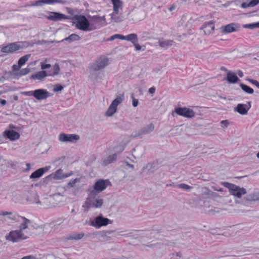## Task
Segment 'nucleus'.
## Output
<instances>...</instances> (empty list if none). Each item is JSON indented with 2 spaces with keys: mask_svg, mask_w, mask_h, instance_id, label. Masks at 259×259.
<instances>
[{
  "mask_svg": "<svg viewBox=\"0 0 259 259\" xmlns=\"http://www.w3.org/2000/svg\"><path fill=\"white\" fill-rule=\"evenodd\" d=\"M80 39V37L76 34H72L69 36L68 37L65 38L64 39H62L61 41H63L64 40L68 41L69 42H72L74 41H77L79 40Z\"/></svg>",
  "mask_w": 259,
  "mask_h": 259,
  "instance_id": "36",
  "label": "nucleus"
},
{
  "mask_svg": "<svg viewBox=\"0 0 259 259\" xmlns=\"http://www.w3.org/2000/svg\"><path fill=\"white\" fill-rule=\"evenodd\" d=\"M227 79L230 83H236L239 80V78L236 74L231 71L228 72Z\"/></svg>",
  "mask_w": 259,
  "mask_h": 259,
  "instance_id": "31",
  "label": "nucleus"
},
{
  "mask_svg": "<svg viewBox=\"0 0 259 259\" xmlns=\"http://www.w3.org/2000/svg\"><path fill=\"white\" fill-rule=\"evenodd\" d=\"M174 113L179 115L189 118L194 117L195 115V113L193 110L186 107L177 108L175 109V111L172 112V115L173 116L174 115Z\"/></svg>",
  "mask_w": 259,
  "mask_h": 259,
  "instance_id": "9",
  "label": "nucleus"
},
{
  "mask_svg": "<svg viewBox=\"0 0 259 259\" xmlns=\"http://www.w3.org/2000/svg\"><path fill=\"white\" fill-rule=\"evenodd\" d=\"M112 232H113V231H107L105 233V236H108L109 235H110Z\"/></svg>",
  "mask_w": 259,
  "mask_h": 259,
  "instance_id": "64",
  "label": "nucleus"
},
{
  "mask_svg": "<svg viewBox=\"0 0 259 259\" xmlns=\"http://www.w3.org/2000/svg\"><path fill=\"white\" fill-rule=\"evenodd\" d=\"M222 184L229 189V192L231 195L238 198H241L243 195L246 194V189L244 188L226 182H223Z\"/></svg>",
  "mask_w": 259,
  "mask_h": 259,
  "instance_id": "4",
  "label": "nucleus"
},
{
  "mask_svg": "<svg viewBox=\"0 0 259 259\" xmlns=\"http://www.w3.org/2000/svg\"><path fill=\"white\" fill-rule=\"evenodd\" d=\"M145 148L143 145H137L132 151V155L136 159H140L144 154Z\"/></svg>",
  "mask_w": 259,
  "mask_h": 259,
  "instance_id": "14",
  "label": "nucleus"
},
{
  "mask_svg": "<svg viewBox=\"0 0 259 259\" xmlns=\"http://www.w3.org/2000/svg\"><path fill=\"white\" fill-rule=\"evenodd\" d=\"M42 207L46 209H50L56 207V205L54 204V202L52 201L49 196L42 200Z\"/></svg>",
  "mask_w": 259,
  "mask_h": 259,
  "instance_id": "22",
  "label": "nucleus"
},
{
  "mask_svg": "<svg viewBox=\"0 0 259 259\" xmlns=\"http://www.w3.org/2000/svg\"><path fill=\"white\" fill-rule=\"evenodd\" d=\"M124 99L125 96L123 93L117 96L106 110L105 113V116L107 117H112L117 112L118 106L121 104Z\"/></svg>",
  "mask_w": 259,
  "mask_h": 259,
  "instance_id": "3",
  "label": "nucleus"
},
{
  "mask_svg": "<svg viewBox=\"0 0 259 259\" xmlns=\"http://www.w3.org/2000/svg\"><path fill=\"white\" fill-rule=\"evenodd\" d=\"M132 99H133V101H132L133 106L134 107H136L138 105V103H139L138 100L137 99H135L134 97H132Z\"/></svg>",
  "mask_w": 259,
  "mask_h": 259,
  "instance_id": "50",
  "label": "nucleus"
},
{
  "mask_svg": "<svg viewBox=\"0 0 259 259\" xmlns=\"http://www.w3.org/2000/svg\"><path fill=\"white\" fill-rule=\"evenodd\" d=\"M113 5V12L119 13L123 8V2L121 0H111Z\"/></svg>",
  "mask_w": 259,
  "mask_h": 259,
  "instance_id": "19",
  "label": "nucleus"
},
{
  "mask_svg": "<svg viewBox=\"0 0 259 259\" xmlns=\"http://www.w3.org/2000/svg\"><path fill=\"white\" fill-rule=\"evenodd\" d=\"M154 129V125L151 123L147 125L144 127L135 132L134 135V137H140L143 135H147L152 132Z\"/></svg>",
  "mask_w": 259,
  "mask_h": 259,
  "instance_id": "15",
  "label": "nucleus"
},
{
  "mask_svg": "<svg viewBox=\"0 0 259 259\" xmlns=\"http://www.w3.org/2000/svg\"><path fill=\"white\" fill-rule=\"evenodd\" d=\"M79 181H80L79 179L76 178V179H74L73 180L70 181L68 183V186L70 187H73L75 186V184L77 182H79Z\"/></svg>",
  "mask_w": 259,
  "mask_h": 259,
  "instance_id": "46",
  "label": "nucleus"
},
{
  "mask_svg": "<svg viewBox=\"0 0 259 259\" xmlns=\"http://www.w3.org/2000/svg\"><path fill=\"white\" fill-rule=\"evenodd\" d=\"M254 25V28H259V22L257 23H253Z\"/></svg>",
  "mask_w": 259,
  "mask_h": 259,
  "instance_id": "63",
  "label": "nucleus"
},
{
  "mask_svg": "<svg viewBox=\"0 0 259 259\" xmlns=\"http://www.w3.org/2000/svg\"><path fill=\"white\" fill-rule=\"evenodd\" d=\"M41 68L42 70H45L51 67V65L50 64H44L43 63H41Z\"/></svg>",
  "mask_w": 259,
  "mask_h": 259,
  "instance_id": "49",
  "label": "nucleus"
},
{
  "mask_svg": "<svg viewBox=\"0 0 259 259\" xmlns=\"http://www.w3.org/2000/svg\"><path fill=\"white\" fill-rule=\"evenodd\" d=\"M48 76H49V73H48L46 71L42 70L31 75L30 78L33 80H42Z\"/></svg>",
  "mask_w": 259,
  "mask_h": 259,
  "instance_id": "24",
  "label": "nucleus"
},
{
  "mask_svg": "<svg viewBox=\"0 0 259 259\" xmlns=\"http://www.w3.org/2000/svg\"><path fill=\"white\" fill-rule=\"evenodd\" d=\"M112 223V221L107 218H104L102 214H100L94 219V221L91 222V225L97 228H99Z\"/></svg>",
  "mask_w": 259,
  "mask_h": 259,
  "instance_id": "8",
  "label": "nucleus"
},
{
  "mask_svg": "<svg viewBox=\"0 0 259 259\" xmlns=\"http://www.w3.org/2000/svg\"><path fill=\"white\" fill-rule=\"evenodd\" d=\"M63 89V87L62 85H61L60 84H57L55 85L53 91L55 92H57L62 91Z\"/></svg>",
  "mask_w": 259,
  "mask_h": 259,
  "instance_id": "47",
  "label": "nucleus"
},
{
  "mask_svg": "<svg viewBox=\"0 0 259 259\" xmlns=\"http://www.w3.org/2000/svg\"><path fill=\"white\" fill-rule=\"evenodd\" d=\"M155 91V89L154 87L150 88L149 89V93L150 94H153V93H154Z\"/></svg>",
  "mask_w": 259,
  "mask_h": 259,
  "instance_id": "57",
  "label": "nucleus"
},
{
  "mask_svg": "<svg viewBox=\"0 0 259 259\" xmlns=\"http://www.w3.org/2000/svg\"><path fill=\"white\" fill-rule=\"evenodd\" d=\"M3 136L11 141H15L20 138L19 133L13 130H6L3 133Z\"/></svg>",
  "mask_w": 259,
  "mask_h": 259,
  "instance_id": "18",
  "label": "nucleus"
},
{
  "mask_svg": "<svg viewBox=\"0 0 259 259\" xmlns=\"http://www.w3.org/2000/svg\"><path fill=\"white\" fill-rule=\"evenodd\" d=\"M0 215L6 216L5 218L6 221H18L20 219V215L14 213L11 211H2L0 212Z\"/></svg>",
  "mask_w": 259,
  "mask_h": 259,
  "instance_id": "17",
  "label": "nucleus"
},
{
  "mask_svg": "<svg viewBox=\"0 0 259 259\" xmlns=\"http://www.w3.org/2000/svg\"><path fill=\"white\" fill-rule=\"evenodd\" d=\"M49 14V15L47 16V18L53 21H60L63 19L69 20L71 19V16H70L65 15L58 12H50Z\"/></svg>",
  "mask_w": 259,
  "mask_h": 259,
  "instance_id": "13",
  "label": "nucleus"
},
{
  "mask_svg": "<svg viewBox=\"0 0 259 259\" xmlns=\"http://www.w3.org/2000/svg\"><path fill=\"white\" fill-rule=\"evenodd\" d=\"M159 44L161 47H166L172 45L173 41L171 40L159 39Z\"/></svg>",
  "mask_w": 259,
  "mask_h": 259,
  "instance_id": "39",
  "label": "nucleus"
},
{
  "mask_svg": "<svg viewBox=\"0 0 259 259\" xmlns=\"http://www.w3.org/2000/svg\"><path fill=\"white\" fill-rule=\"evenodd\" d=\"M237 74L240 77H242L243 76V72L241 70H238L237 71Z\"/></svg>",
  "mask_w": 259,
  "mask_h": 259,
  "instance_id": "59",
  "label": "nucleus"
},
{
  "mask_svg": "<svg viewBox=\"0 0 259 259\" xmlns=\"http://www.w3.org/2000/svg\"><path fill=\"white\" fill-rule=\"evenodd\" d=\"M126 165L133 169L134 168V166L133 164H131L128 163V162H126Z\"/></svg>",
  "mask_w": 259,
  "mask_h": 259,
  "instance_id": "61",
  "label": "nucleus"
},
{
  "mask_svg": "<svg viewBox=\"0 0 259 259\" xmlns=\"http://www.w3.org/2000/svg\"><path fill=\"white\" fill-rule=\"evenodd\" d=\"M110 17L111 21L115 23H120L123 20V17L122 15H119V13H116L114 12L110 14Z\"/></svg>",
  "mask_w": 259,
  "mask_h": 259,
  "instance_id": "32",
  "label": "nucleus"
},
{
  "mask_svg": "<svg viewBox=\"0 0 259 259\" xmlns=\"http://www.w3.org/2000/svg\"><path fill=\"white\" fill-rule=\"evenodd\" d=\"M20 219L22 220V223L19 226V230L11 231L9 234L6 237L7 240L12 242H19L30 237L28 236L25 235L23 232L28 228V225L30 223V221L21 216L20 217Z\"/></svg>",
  "mask_w": 259,
  "mask_h": 259,
  "instance_id": "1",
  "label": "nucleus"
},
{
  "mask_svg": "<svg viewBox=\"0 0 259 259\" xmlns=\"http://www.w3.org/2000/svg\"><path fill=\"white\" fill-rule=\"evenodd\" d=\"M71 174H63L61 169L57 170L54 175V178L57 180L62 179L70 176Z\"/></svg>",
  "mask_w": 259,
  "mask_h": 259,
  "instance_id": "33",
  "label": "nucleus"
},
{
  "mask_svg": "<svg viewBox=\"0 0 259 259\" xmlns=\"http://www.w3.org/2000/svg\"><path fill=\"white\" fill-rule=\"evenodd\" d=\"M21 259H38V258L33 255H27V256L23 257Z\"/></svg>",
  "mask_w": 259,
  "mask_h": 259,
  "instance_id": "54",
  "label": "nucleus"
},
{
  "mask_svg": "<svg viewBox=\"0 0 259 259\" xmlns=\"http://www.w3.org/2000/svg\"><path fill=\"white\" fill-rule=\"evenodd\" d=\"M30 71H31L30 68H26L22 69V70H21L18 73H14L13 74L19 75V76L25 75L28 74Z\"/></svg>",
  "mask_w": 259,
  "mask_h": 259,
  "instance_id": "43",
  "label": "nucleus"
},
{
  "mask_svg": "<svg viewBox=\"0 0 259 259\" xmlns=\"http://www.w3.org/2000/svg\"><path fill=\"white\" fill-rule=\"evenodd\" d=\"M67 12L71 14V15H73L74 12V10L70 8H67Z\"/></svg>",
  "mask_w": 259,
  "mask_h": 259,
  "instance_id": "56",
  "label": "nucleus"
},
{
  "mask_svg": "<svg viewBox=\"0 0 259 259\" xmlns=\"http://www.w3.org/2000/svg\"><path fill=\"white\" fill-rule=\"evenodd\" d=\"M220 212V211L219 210H215V209H210L209 210V213H214V212Z\"/></svg>",
  "mask_w": 259,
  "mask_h": 259,
  "instance_id": "58",
  "label": "nucleus"
},
{
  "mask_svg": "<svg viewBox=\"0 0 259 259\" xmlns=\"http://www.w3.org/2000/svg\"><path fill=\"white\" fill-rule=\"evenodd\" d=\"M259 3V0H252L249 3H243L241 6L243 8H246L248 7H252L257 5Z\"/></svg>",
  "mask_w": 259,
  "mask_h": 259,
  "instance_id": "38",
  "label": "nucleus"
},
{
  "mask_svg": "<svg viewBox=\"0 0 259 259\" xmlns=\"http://www.w3.org/2000/svg\"><path fill=\"white\" fill-rule=\"evenodd\" d=\"M135 47L136 50L137 51H139L141 49V47L140 45H139L137 42H136L135 44H133Z\"/></svg>",
  "mask_w": 259,
  "mask_h": 259,
  "instance_id": "55",
  "label": "nucleus"
},
{
  "mask_svg": "<svg viewBox=\"0 0 259 259\" xmlns=\"http://www.w3.org/2000/svg\"><path fill=\"white\" fill-rule=\"evenodd\" d=\"M249 108H247V105L243 104H239L234 108V111H237L241 115H246L247 113Z\"/></svg>",
  "mask_w": 259,
  "mask_h": 259,
  "instance_id": "25",
  "label": "nucleus"
},
{
  "mask_svg": "<svg viewBox=\"0 0 259 259\" xmlns=\"http://www.w3.org/2000/svg\"><path fill=\"white\" fill-rule=\"evenodd\" d=\"M124 40L131 41L133 44L138 42V36L136 34L132 33L126 36H124Z\"/></svg>",
  "mask_w": 259,
  "mask_h": 259,
  "instance_id": "35",
  "label": "nucleus"
},
{
  "mask_svg": "<svg viewBox=\"0 0 259 259\" xmlns=\"http://www.w3.org/2000/svg\"><path fill=\"white\" fill-rule=\"evenodd\" d=\"M31 56L30 54H27L22 57H21L18 61V64L22 66L30 58Z\"/></svg>",
  "mask_w": 259,
  "mask_h": 259,
  "instance_id": "40",
  "label": "nucleus"
},
{
  "mask_svg": "<svg viewBox=\"0 0 259 259\" xmlns=\"http://www.w3.org/2000/svg\"><path fill=\"white\" fill-rule=\"evenodd\" d=\"M117 158L116 154H113L108 156L105 157L103 159V163L105 165H108L116 161Z\"/></svg>",
  "mask_w": 259,
  "mask_h": 259,
  "instance_id": "29",
  "label": "nucleus"
},
{
  "mask_svg": "<svg viewBox=\"0 0 259 259\" xmlns=\"http://www.w3.org/2000/svg\"><path fill=\"white\" fill-rule=\"evenodd\" d=\"M244 199L247 201H257L259 202V192L251 193L244 197Z\"/></svg>",
  "mask_w": 259,
  "mask_h": 259,
  "instance_id": "30",
  "label": "nucleus"
},
{
  "mask_svg": "<svg viewBox=\"0 0 259 259\" xmlns=\"http://www.w3.org/2000/svg\"><path fill=\"white\" fill-rule=\"evenodd\" d=\"M96 192L94 190L91 191L89 197L83 205V207L87 208V209L91 207L100 208L104 203V200L99 197H96Z\"/></svg>",
  "mask_w": 259,
  "mask_h": 259,
  "instance_id": "2",
  "label": "nucleus"
},
{
  "mask_svg": "<svg viewBox=\"0 0 259 259\" xmlns=\"http://www.w3.org/2000/svg\"><path fill=\"white\" fill-rule=\"evenodd\" d=\"M35 203L37 204L40 205L42 207V200L40 201L39 200H38L36 201Z\"/></svg>",
  "mask_w": 259,
  "mask_h": 259,
  "instance_id": "62",
  "label": "nucleus"
},
{
  "mask_svg": "<svg viewBox=\"0 0 259 259\" xmlns=\"http://www.w3.org/2000/svg\"><path fill=\"white\" fill-rule=\"evenodd\" d=\"M89 18L90 19V20L92 21L97 22V23L101 22L102 21L105 22L106 21L105 15H103L102 16H100L98 15H93V16L90 15L89 16Z\"/></svg>",
  "mask_w": 259,
  "mask_h": 259,
  "instance_id": "34",
  "label": "nucleus"
},
{
  "mask_svg": "<svg viewBox=\"0 0 259 259\" xmlns=\"http://www.w3.org/2000/svg\"><path fill=\"white\" fill-rule=\"evenodd\" d=\"M47 167L40 168L34 171L30 176V179H36L40 178L44 172L48 170Z\"/></svg>",
  "mask_w": 259,
  "mask_h": 259,
  "instance_id": "26",
  "label": "nucleus"
},
{
  "mask_svg": "<svg viewBox=\"0 0 259 259\" xmlns=\"http://www.w3.org/2000/svg\"><path fill=\"white\" fill-rule=\"evenodd\" d=\"M72 20H75L73 22L76 28L83 31L89 30L90 23L87 18L82 15H75L73 17L71 16Z\"/></svg>",
  "mask_w": 259,
  "mask_h": 259,
  "instance_id": "5",
  "label": "nucleus"
},
{
  "mask_svg": "<svg viewBox=\"0 0 259 259\" xmlns=\"http://www.w3.org/2000/svg\"><path fill=\"white\" fill-rule=\"evenodd\" d=\"M22 94L27 96H33L38 100H46L51 96V94L47 90L41 89H37L33 91L24 92Z\"/></svg>",
  "mask_w": 259,
  "mask_h": 259,
  "instance_id": "6",
  "label": "nucleus"
},
{
  "mask_svg": "<svg viewBox=\"0 0 259 259\" xmlns=\"http://www.w3.org/2000/svg\"><path fill=\"white\" fill-rule=\"evenodd\" d=\"M240 87L244 92L247 94H252L254 92V91L252 88L244 84L241 83L240 84Z\"/></svg>",
  "mask_w": 259,
  "mask_h": 259,
  "instance_id": "41",
  "label": "nucleus"
},
{
  "mask_svg": "<svg viewBox=\"0 0 259 259\" xmlns=\"http://www.w3.org/2000/svg\"><path fill=\"white\" fill-rule=\"evenodd\" d=\"M247 80L251 83L254 84L258 89H259V82H258L257 80L250 78L248 79Z\"/></svg>",
  "mask_w": 259,
  "mask_h": 259,
  "instance_id": "48",
  "label": "nucleus"
},
{
  "mask_svg": "<svg viewBox=\"0 0 259 259\" xmlns=\"http://www.w3.org/2000/svg\"><path fill=\"white\" fill-rule=\"evenodd\" d=\"M202 29L205 35H209L213 31L214 25L211 22L205 23L202 27Z\"/></svg>",
  "mask_w": 259,
  "mask_h": 259,
  "instance_id": "23",
  "label": "nucleus"
},
{
  "mask_svg": "<svg viewBox=\"0 0 259 259\" xmlns=\"http://www.w3.org/2000/svg\"><path fill=\"white\" fill-rule=\"evenodd\" d=\"M191 18L189 16H183L181 21L179 22V26L184 27H187L191 24Z\"/></svg>",
  "mask_w": 259,
  "mask_h": 259,
  "instance_id": "28",
  "label": "nucleus"
},
{
  "mask_svg": "<svg viewBox=\"0 0 259 259\" xmlns=\"http://www.w3.org/2000/svg\"><path fill=\"white\" fill-rule=\"evenodd\" d=\"M50 196L52 201L54 202V204L56 205V207L59 206L62 202L63 197L60 193L55 194Z\"/></svg>",
  "mask_w": 259,
  "mask_h": 259,
  "instance_id": "27",
  "label": "nucleus"
},
{
  "mask_svg": "<svg viewBox=\"0 0 259 259\" xmlns=\"http://www.w3.org/2000/svg\"><path fill=\"white\" fill-rule=\"evenodd\" d=\"M118 38L120 39H124V36L121 35V34H115L112 36H111L108 40L109 41H112L114 40L115 39Z\"/></svg>",
  "mask_w": 259,
  "mask_h": 259,
  "instance_id": "45",
  "label": "nucleus"
},
{
  "mask_svg": "<svg viewBox=\"0 0 259 259\" xmlns=\"http://www.w3.org/2000/svg\"><path fill=\"white\" fill-rule=\"evenodd\" d=\"M60 67L58 64H55L52 69V71H50L49 76H55L59 74Z\"/></svg>",
  "mask_w": 259,
  "mask_h": 259,
  "instance_id": "42",
  "label": "nucleus"
},
{
  "mask_svg": "<svg viewBox=\"0 0 259 259\" xmlns=\"http://www.w3.org/2000/svg\"><path fill=\"white\" fill-rule=\"evenodd\" d=\"M240 28V24L235 23H232L222 26L220 28V31L223 34H228L236 32L238 31Z\"/></svg>",
  "mask_w": 259,
  "mask_h": 259,
  "instance_id": "11",
  "label": "nucleus"
},
{
  "mask_svg": "<svg viewBox=\"0 0 259 259\" xmlns=\"http://www.w3.org/2000/svg\"><path fill=\"white\" fill-rule=\"evenodd\" d=\"M221 124H222L223 127H226L229 124V122L228 120H222L221 121Z\"/></svg>",
  "mask_w": 259,
  "mask_h": 259,
  "instance_id": "52",
  "label": "nucleus"
},
{
  "mask_svg": "<svg viewBox=\"0 0 259 259\" xmlns=\"http://www.w3.org/2000/svg\"><path fill=\"white\" fill-rule=\"evenodd\" d=\"M109 60L106 56H101L92 64L90 69L93 71H99L105 68L109 64Z\"/></svg>",
  "mask_w": 259,
  "mask_h": 259,
  "instance_id": "7",
  "label": "nucleus"
},
{
  "mask_svg": "<svg viewBox=\"0 0 259 259\" xmlns=\"http://www.w3.org/2000/svg\"><path fill=\"white\" fill-rule=\"evenodd\" d=\"M243 28H248V29H254V25H253V24H245V25H244L243 26Z\"/></svg>",
  "mask_w": 259,
  "mask_h": 259,
  "instance_id": "51",
  "label": "nucleus"
},
{
  "mask_svg": "<svg viewBox=\"0 0 259 259\" xmlns=\"http://www.w3.org/2000/svg\"><path fill=\"white\" fill-rule=\"evenodd\" d=\"M79 139V136L75 134L62 133L59 136V140L61 142H75Z\"/></svg>",
  "mask_w": 259,
  "mask_h": 259,
  "instance_id": "12",
  "label": "nucleus"
},
{
  "mask_svg": "<svg viewBox=\"0 0 259 259\" xmlns=\"http://www.w3.org/2000/svg\"><path fill=\"white\" fill-rule=\"evenodd\" d=\"M84 236L83 233H74L72 234L67 235L64 237V241H77L81 239Z\"/></svg>",
  "mask_w": 259,
  "mask_h": 259,
  "instance_id": "21",
  "label": "nucleus"
},
{
  "mask_svg": "<svg viewBox=\"0 0 259 259\" xmlns=\"http://www.w3.org/2000/svg\"><path fill=\"white\" fill-rule=\"evenodd\" d=\"M178 187L182 189L188 191H190L192 189V187L186 184H179Z\"/></svg>",
  "mask_w": 259,
  "mask_h": 259,
  "instance_id": "44",
  "label": "nucleus"
},
{
  "mask_svg": "<svg viewBox=\"0 0 259 259\" xmlns=\"http://www.w3.org/2000/svg\"><path fill=\"white\" fill-rule=\"evenodd\" d=\"M22 43L20 42H13L2 47L1 52L4 53H13L23 48Z\"/></svg>",
  "mask_w": 259,
  "mask_h": 259,
  "instance_id": "10",
  "label": "nucleus"
},
{
  "mask_svg": "<svg viewBox=\"0 0 259 259\" xmlns=\"http://www.w3.org/2000/svg\"><path fill=\"white\" fill-rule=\"evenodd\" d=\"M0 103L2 105H5L6 104V101L5 100L1 99Z\"/></svg>",
  "mask_w": 259,
  "mask_h": 259,
  "instance_id": "60",
  "label": "nucleus"
},
{
  "mask_svg": "<svg viewBox=\"0 0 259 259\" xmlns=\"http://www.w3.org/2000/svg\"><path fill=\"white\" fill-rule=\"evenodd\" d=\"M21 66H20L18 64V65H14L13 66V71H18L20 70L21 68Z\"/></svg>",
  "mask_w": 259,
  "mask_h": 259,
  "instance_id": "53",
  "label": "nucleus"
},
{
  "mask_svg": "<svg viewBox=\"0 0 259 259\" xmlns=\"http://www.w3.org/2000/svg\"><path fill=\"white\" fill-rule=\"evenodd\" d=\"M182 130L178 127H176L170 131L171 135L174 137L180 138L181 137Z\"/></svg>",
  "mask_w": 259,
  "mask_h": 259,
  "instance_id": "37",
  "label": "nucleus"
},
{
  "mask_svg": "<svg viewBox=\"0 0 259 259\" xmlns=\"http://www.w3.org/2000/svg\"><path fill=\"white\" fill-rule=\"evenodd\" d=\"M107 187V182L103 180H100L96 182L94 186V191L98 193L102 192Z\"/></svg>",
  "mask_w": 259,
  "mask_h": 259,
  "instance_id": "20",
  "label": "nucleus"
},
{
  "mask_svg": "<svg viewBox=\"0 0 259 259\" xmlns=\"http://www.w3.org/2000/svg\"><path fill=\"white\" fill-rule=\"evenodd\" d=\"M66 1L64 0H38L35 3L31 4V6H41L44 4L52 5L55 3L65 4Z\"/></svg>",
  "mask_w": 259,
  "mask_h": 259,
  "instance_id": "16",
  "label": "nucleus"
}]
</instances>
